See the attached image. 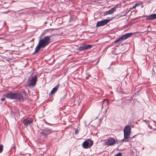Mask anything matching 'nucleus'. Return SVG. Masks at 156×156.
<instances>
[{
  "instance_id": "obj_29",
  "label": "nucleus",
  "mask_w": 156,
  "mask_h": 156,
  "mask_svg": "<svg viewBox=\"0 0 156 156\" xmlns=\"http://www.w3.org/2000/svg\"><path fill=\"white\" fill-rule=\"evenodd\" d=\"M14 145L13 147H12V148H14Z\"/></svg>"
},
{
  "instance_id": "obj_5",
  "label": "nucleus",
  "mask_w": 156,
  "mask_h": 156,
  "mask_svg": "<svg viewBox=\"0 0 156 156\" xmlns=\"http://www.w3.org/2000/svg\"><path fill=\"white\" fill-rule=\"evenodd\" d=\"M116 143L115 140L112 137H110L107 140H105V144L108 146H112Z\"/></svg>"
},
{
  "instance_id": "obj_15",
  "label": "nucleus",
  "mask_w": 156,
  "mask_h": 156,
  "mask_svg": "<svg viewBox=\"0 0 156 156\" xmlns=\"http://www.w3.org/2000/svg\"><path fill=\"white\" fill-rule=\"evenodd\" d=\"M102 108H103V106L105 105H106L107 106L108 105V101L106 99H105L103 101V102L102 103Z\"/></svg>"
},
{
  "instance_id": "obj_6",
  "label": "nucleus",
  "mask_w": 156,
  "mask_h": 156,
  "mask_svg": "<svg viewBox=\"0 0 156 156\" xmlns=\"http://www.w3.org/2000/svg\"><path fill=\"white\" fill-rule=\"evenodd\" d=\"M37 80V76L36 75L32 77L30 80L29 82L28 86L29 87H34L36 84V82Z\"/></svg>"
},
{
  "instance_id": "obj_8",
  "label": "nucleus",
  "mask_w": 156,
  "mask_h": 156,
  "mask_svg": "<svg viewBox=\"0 0 156 156\" xmlns=\"http://www.w3.org/2000/svg\"><path fill=\"white\" fill-rule=\"evenodd\" d=\"M110 21V20L109 19H106L100 21H98L96 26L98 27L104 26L106 24Z\"/></svg>"
},
{
  "instance_id": "obj_12",
  "label": "nucleus",
  "mask_w": 156,
  "mask_h": 156,
  "mask_svg": "<svg viewBox=\"0 0 156 156\" xmlns=\"http://www.w3.org/2000/svg\"><path fill=\"white\" fill-rule=\"evenodd\" d=\"M132 34L133 33H126L123 35L121 36V37L122 40L124 41L130 37L131 35H132Z\"/></svg>"
},
{
  "instance_id": "obj_13",
  "label": "nucleus",
  "mask_w": 156,
  "mask_h": 156,
  "mask_svg": "<svg viewBox=\"0 0 156 156\" xmlns=\"http://www.w3.org/2000/svg\"><path fill=\"white\" fill-rule=\"evenodd\" d=\"M59 86L60 85L59 84H58L56 86L54 87L50 92L49 95H52L54 93L56 92Z\"/></svg>"
},
{
  "instance_id": "obj_19",
  "label": "nucleus",
  "mask_w": 156,
  "mask_h": 156,
  "mask_svg": "<svg viewBox=\"0 0 156 156\" xmlns=\"http://www.w3.org/2000/svg\"><path fill=\"white\" fill-rule=\"evenodd\" d=\"M3 146L2 145L0 144V153L2 152L3 150Z\"/></svg>"
},
{
  "instance_id": "obj_25",
  "label": "nucleus",
  "mask_w": 156,
  "mask_h": 156,
  "mask_svg": "<svg viewBox=\"0 0 156 156\" xmlns=\"http://www.w3.org/2000/svg\"><path fill=\"white\" fill-rule=\"evenodd\" d=\"M75 134L77 135L78 133V130H76L75 133Z\"/></svg>"
},
{
  "instance_id": "obj_21",
  "label": "nucleus",
  "mask_w": 156,
  "mask_h": 156,
  "mask_svg": "<svg viewBox=\"0 0 156 156\" xmlns=\"http://www.w3.org/2000/svg\"><path fill=\"white\" fill-rule=\"evenodd\" d=\"M9 11H5L3 12H2V13H3L4 14H8L9 13Z\"/></svg>"
},
{
  "instance_id": "obj_28",
  "label": "nucleus",
  "mask_w": 156,
  "mask_h": 156,
  "mask_svg": "<svg viewBox=\"0 0 156 156\" xmlns=\"http://www.w3.org/2000/svg\"><path fill=\"white\" fill-rule=\"evenodd\" d=\"M126 16V15H125V14H123V15H122V16Z\"/></svg>"
},
{
  "instance_id": "obj_23",
  "label": "nucleus",
  "mask_w": 156,
  "mask_h": 156,
  "mask_svg": "<svg viewBox=\"0 0 156 156\" xmlns=\"http://www.w3.org/2000/svg\"><path fill=\"white\" fill-rule=\"evenodd\" d=\"M148 126L149 129H152V126H151L150 124H148Z\"/></svg>"
},
{
  "instance_id": "obj_17",
  "label": "nucleus",
  "mask_w": 156,
  "mask_h": 156,
  "mask_svg": "<svg viewBox=\"0 0 156 156\" xmlns=\"http://www.w3.org/2000/svg\"><path fill=\"white\" fill-rule=\"evenodd\" d=\"M140 5V4L136 3L132 7L130 8V9H132L134 8H135L136 7H137L138 6Z\"/></svg>"
},
{
  "instance_id": "obj_10",
  "label": "nucleus",
  "mask_w": 156,
  "mask_h": 156,
  "mask_svg": "<svg viewBox=\"0 0 156 156\" xmlns=\"http://www.w3.org/2000/svg\"><path fill=\"white\" fill-rule=\"evenodd\" d=\"M116 8L115 7H113L111 9L105 12L104 13V16H106L109 14H111L115 12Z\"/></svg>"
},
{
  "instance_id": "obj_26",
  "label": "nucleus",
  "mask_w": 156,
  "mask_h": 156,
  "mask_svg": "<svg viewBox=\"0 0 156 156\" xmlns=\"http://www.w3.org/2000/svg\"><path fill=\"white\" fill-rule=\"evenodd\" d=\"M5 98H1V100L2 101H5Z\"/></svg>"
},
{
  "instance_id": "obj_3",
  "label": "nucleus",
  "mask_w": 156,
  "mask_h": 156,
  "mask_svg": "<svg viewBox=\"0 0 156 156\" xmlns=\"http://www.w3.org/2000/svg\"><path fill=\"white\" fill-rule=\"evenodd\" d=\"M131 130L130 126L128 125L125 127L123 130L124 137L121 140L122 142L124 141L126 142L128 141V139L130 135Z\"/></svg>"
},
{
  "instance_id": "obj_11",
  "label": "nucleus",
  "mask_w": 156,
  "mask_h": 156,
  "mask_svg": "<svg viewBox=\"0 0 156 156\" xmlns=\"http://www.w3.org/2000/svg\"><path fill=\"white\" fill-rule=\"evenodd\" d=\"M146 19L148 20H153L156 19V13L152 14L149 16H146Z\"/></svg>"
},
{
  "instance_id": "obj_9",
  "label": "nucleus",
  "mask_w": 156,
  "mask_h": 156,
  "mask_svg": "<svg viewBox=\"0 0 156 156\" xmlns=\"http://www.w3.org/2000/svg\"><path fill=\"white\" fill-rule=\"evenodd\" d=\"M33 122V119L31 118L26 119L23 121V124L25 126H27L30 124L32 123Z\"/></svg>"
},
{
  "instance_id": "obj_14",
  "label": "nucleus",
  "mask_w": 156,
  "mask_h": 156,
  "mask_svg": "<svg viewBox=\"0 0 156 156\" xmlns=\"http://www.w3.org/2000/svg\"><path fill=\"white\" fill-rule=\"evenodd\" d=\"M43 131L44 132H45V133H46L48 135L51 133L52 132L51 129H49L48 128H47L44 129Z\"/></svg>"
},
{
  "instance_id": "obj_30",
  "label": "nucleus",
  "mask_w": 156,
  "mask_h": 156,
  "mask_svg": "<svg viewBox=\"0 0 156 156\" xmlns=\"http://www.w3.org/2000/svg\"><path fill=\"white\" fill-rule=\"evenodd\" d=\"M86 79H88V77H86Z\"/></svg>"
},
{
  "instance_id": "obj_7",
  "label": "nucleus",
  "mask_w": 156,
  "mask_h": 156,
  "mask_svg": "<svg viewBox=\"0 0 156 156\" xmlns=\"http://www.w3.org/2000/svg\"><path fill=\"white\" fill-rule=\"evenodd\" d=\"M93 46L92 45L85 44L83 46H80L79 47L77 50L80 51H83L87 49H90Z\"/></svg>"
},
{
  "instance_id": "obj_2",
  "label": "nucleus",
  "mask_w": 156,
  "mask_h": 156,
  "mask_svg": "<svg viewBox=\"0 0 156 156\" xmlns=\"http://www.w3.org/2000/svg\"><path fill=\"white\" fill-rule=\"evenodd\" d=\"M3 96L10 99H17L19 100L23 101L24 98L21 94L15 92H11L5 94Z\"/></svg>"
},
{
  "instance_id": "obj_16",
  "label": "nucleus",
  "mask_w": 156,
  "mask_h": 156,
  "mask_svg": "<svg viewBox=\"0 0 156 156\" xmlns=\"http://www.w3.org/2000/svg\"><path fill=\"white\" fill-rule=\"evenodd\" d=\"M123 40L122 39V38L121 37H120L118 39H117L116 40L115 42V44L117 43H121V42H122V41H123Z\"/></svg>"
},
{
  "instance_id": "obj_27",
  "label": "nucleus",
  "mask_w": 156,
  "mask_h": 156,
  "mask_svg": "<svg viewBox=\"0 0 156 156\" xmlns=\"http://www.w3.org/2000/svg\"><path fill=\"white\" fill-rule=\"evenodd\" d=\"M130 11V10H129L128 11H127V12H126V13H125V15H127V14L128 13V12Z\"/></svg>"
},
{
  "instance_id": "obj_1",
  "label": "nucleus",
  "mask_w": 156,
  "mask_h": 156,
  "mask_svg": "<svg viewBox=\"0 0 156 156\" xmlns=\"http://www.w3.org/2000/svg\"><path fill=\"white\" fill-rule=\"evenodd\" d=\"M50 38L51 36H45L43 38L41 39L39 41L37 46L35 48L34 52L33 54L37 53L41 48H44L50 42Z\"/></svg>"
},
{
  "instance_id": "obj_22",
  "label": "nucleus",
  "mask_w": 156,
  "mask_h": 156,
  "mask_svg": "<svg viewBox=\"0 0 156 156\" xmlns=\"http://www.w3.org/2000/svg\"><path fill=\"white\" fill-rule=\"evenodd\" d=\"M66 94H65V95L63 96V97L62 98V100H63L66 97Z\"/></svg>"
},
{
  "instance_id": "obj_24",
  "label": "nucleus",
  "mask_w": 156,
  "mask_h": 156,
  "mask_svg": "<svg viewBox=\"0 0 156 156\" xmlns=\"http://www.w3.org/2000/svg\"><path fill=\"white\" fill-rule=\"evenodd\" d=\"M18 14H19V15H23V14H25V15L26 13L25 12H22L20 13H18Z\"/></svg>"
},
{
  "instance_id": "obj_4",
  "label": "nucleus",
  "mask_w": 156,
  "mask_h": 156,
  "mask_svg": "<svg viewBox=\"0 0 156 156\" xmlns=\"http://www.w3.org/2000/svg\"><path fill=\"white\" fill-rule=\"evenodd\" d=\"M93 144V142L92 140L90 139H87L83 143L82 145L84 148L86 149L91 147Z\"/></svg>"
},
{
  "instance_id": "obj_20",
  "label": "nucleus",
  "mask_w": 156,
  "mask_h": 156,
  "mask_svg": "<svg viewBox=\"0 0 156 156\" xmlns=\"http://www.w3.org/2000/svg\"><path fill=\"white\" fill-rule=\"evenodd\" d=\"M115 156H122V154L121 152H119L115 155Z\"/></svg>"
},
{
  "instance_id": "obj_18",
  "label": "nucleus",
  "mask_w": 156,
  "mask_h": 156,
  "mask_svg": "<svg viewBox=\"0 0 156 156\" xmlns=\"http://www.w3.org/2000/svg\"><path fill=\"white\" fill-rule=\"evenodd\" d=\"M41 135L44 137H46L48 135V134H47L46 133H45V132H44L43 131L42 132H41Z\"/></svg>"
}]
</instances>
